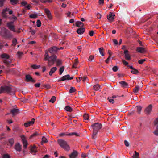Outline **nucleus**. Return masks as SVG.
I'll use <instances>...</instances> for the list:
<instances>
[{"label": "nucleus", "instance_id": "obj_15", "mask_svg": "<svg viewBox=\"0 0 158 158\" xmlns=\"http://www.w3.org/2000/svg\"><path fill=\"white\" fill-rule=\"evenodd\" d=\"M31 151L33 154H35L37 152V148L35 145L31 146Z\"/></svg>", "mask_w": 158, "mask_h": 158}, {"label": "nucleus", "instance_id": "obj_18", "mask_svg": "<svg viewBox=\"0 0 158 158\" xmlns=\"http://www.w3.org/2000/svg\"><path fill=\"white\" fill-rule=\"evenodd\" d=\"M9 10V8H6L5 9L3 10L2 12V15L4 17L6 18L7 17V13L6 12L8 11Z\"/></svg>", "mask_w": 158, "mask_h": 158}, {"label": "nucleus", "instance_id": "obj_40", "mask_svg": "<svg viewBox=\"0 0 158 158\" xmlns=\"http://www.w3.org/2000/svg\"><path fill=\"white\" fill-rule=\"evenodd\" d=\"M64 70V67L62 66L59 69V74L61 75Z\"/></svg>", "mask_w": 158, "mask_h": 158}, {"label": "nucleus", "instance_id": "obj_3", "mask_svg": "<svg viewBox=\"0 0 158 158\" xmlns=\"http://www.w3.org/2000/svg\"><path fill=\"white\" fill-rule=\"evenodd\" d=\"M57 142L59 145L64 150H69L70 149V147L68 144L67 142L63 139H58Z\"/></svg>", "mask_w": 158, "mask_h": 158}, {"label": "nucleus", "instance_id": "obj_50", "mask_svg": "<svg viewBox=\"0 0 158 158\" xmlns=\"http://www.w3.org/2000/svg\"><path fill=\"white\" fill-rule=\"evenodd\" d=\"M3 62L5 64L7 65H8L10 63V62L6 60H3Z\"/></svg>", "mask_w": 158, "mask_h": 158}, {"label": "nucleus", "instance_id": "obj_22", "mask_svg": "<svg viewBox=\"0 0 158 158\" xmlns=\"http://www.w3.org/2000/svg\"><path fill=\"white\" fill-rule=\"evenodd\" d=\"M119 83L121 85V86L124 88L128 86V84L125 81H121Z\"/></svg>", "mask_w": 158, "mask_h": 158}, {"label": "nucleus", "instance_id": "obj_60", "mask_svg": "<svg viewBox=\"0 0 158 158\" xmlns=\"http://www.w3.org/2000/svg\"><path fill=\"white\" fill-rule=\"evenodd\" d=\"M31 7V5H28L27 6L25 7V8L26 10H29Z\"/></svg>", "mask_w": 158, "mask_h": 158}, {"label": "nucleus", "instance_id": "obj_33", "mask_svg": "<svg viewBox=\"0 0 158 158\" xmlns=\"http://www.w3.org/2000/svg\"><path fill=\"white\" fill-rule=\"evenodd\" d=\"M8 142L10 145L11 146H12L14 143V139L13 138H11L8 140Z\"/></svg>", "mask_w": 158, "mask_h": 158}, {"label": "nucleus", "instance_id": "obj_19", "mask_svg": "<svg viewBox=\"0 0 158 158\" xmlns=\"http://www.w3.org/2000/svg\"><path fill=\"white\" fill-rule=\"evenodd\" d=\"M19 110L18 109H13L11 110V113L12 114V116H14L19 113Z\"/></svg>", "mask_w": 158, "mask_h": 158}, {"label": "nucleus", "instance_id": "obj_30", "mask_svg": "<svg viewBox=\"0 0 158 158\" xmlns=\"http://www.w3.org/2000/svg\"><path fill=\"white\" fill-rule=\"evenodd\" d=\"M100 86L98 84H97L93 86L94 89L95 91L98 90L100 88Z\"/></svg>", "mask_w": 158, "mask_h": 158}, {"label": "nucleus", "instance_id": "obj_11", "mask_svg": "<svg viewBox=\"0 0 158 158\" xmlns=\"http://www.w3.org/2000/svg\"><path fill=\"white\" fill-rule=\"evenodd\" d=\"M21 138L23 143V147L25 148H26L27 145V143L25 137L24 135H22L21 136Z\"/></svg>", "mask_w": 158, "mask_h": 158}, {"label": "nucleus", "instance_id": "obj_1", "mask_svg": "<svg viewBox=\"0 0 158 158\" xmlns=\"http://www.w3.org/2000/svg\"><path fill=\"white\" fill-rule=\"evenodd\" d=\"M16 90L15 88L10 86L5 85L0 88V94L7 93L11 95L15 94Z\"/></svg>", "mask_w": 158, "mask_h": 158}, {"label": "nucleus", "instance_id": "obj_61", "mask_svg": "<svg viewBox=\"0 0 158 158\" xmlns=\"http://www.w3.org/2000/svg\"><path fill=\"white\" fill-rule=\"evenodd\" d=\"M94 31H91L89 32V34L90 36H92L94 35Z\"/></svg>", "mask_w": 158, "mask_h": 158}, {"label": "nucleus", "instance_id": "obj_37", "mask_svg": "<svg viewBox=\"0 0 158 158\" xmlns=\"http://www.w3.org/2000/svg\"><path fill=\"white\" fill-rule=\"evenodd\" d=\"M40 2L42 3L46 2H52V0H40Z\"/></svg>", "mask_w": 158, "mask_h": 158}, {"label": "nucleus", "instance_id": "obj_9", "mask_svg": "<svg viewBox=\"0 0 158 158\" xmlns=\"http://www.w3.org/2000/svg\"><path fill=\"white\" fill-rule=\"evenodd\" d=\"M26 81L27 82H30L32 83H35L36 81L29 75L26 76Z\"/></svg>", "mask_w": 158, "mask_h": 158}, {"label": "nucleus", "instance_id": "obj_46", "mask_svg": "<svg viewBox=\"0 0 158 158\" xmlns=\"http://www.w3.org/2000/svg\"><path fill=\"white\" fill-rule=\"evenodd\" d=\"M30 17L31 18H35L37 17V15L36 14H32L30 15Z\"/></svg>", "mask_w": 158, "mask_h": 158}, {"label": "nucleus", "instance_id": "obj_27", "mask_svg": "<svg viewBox=\"0 0 158 158\" xmlns=\"http://www.w3.org/2000/svg\"><path fill=\"white\" fill-rule=\"evenodd\" d=\"M44 60L45 61L47 60L48 58H49V55L48 54V51L47 50H46L45 51V54L44 55Z\"/></svg>", "mask_w": 158, "mask_h": 158}, {"label": "nucleus", "instance_id": "obj_35", "mask_svg": "<svg viewBox=\"0 0 158 158\" xmlns=\"http://www.w3.org/2000/svg\"><path fill=\"white\" fill-rule=\"evenodd\" d=\"M99 51L102 56H104V49L103 48L101 47L100 48H99Z\"/></svg>", "mask_w": 158, "mask_h": 158}, {"label": "nucleus", "instance_id": "obj_26", "mask_svg": "<svg viewBox=\"0 0 158 158\" xmlns=\"http://www.w3.org/2000/svg\"><path fill=\"white\" fill-rule=\"evenodd\" d=\"M1 57L2 58H6L7 59H8L10 57L6 53L2 54L1 55Z\"/></svg>", "mask_w": 158, "mask_h": 158}, {"label": "nucleus", "instance_id": "obj_41", "mask_svg": "<svg viewBox=\"0 0 158 158\" xmlns=\"http://www.w3.org/2000/svg\"><path fill=\"white\" fill-rule=\"evenodd\" d=\"M56 97L55 96H52L51 99L49 100V102L53 103L56 100Z\"/></svg>", "mask_w": 158, "mask_h": 158}, {"label": "nucleus", "instance_id": "obj_5", "mask_svg": "<svg viewBox=\"0 0 158 158\" xmlns=\"http://www.w3.org/2000/svg\"><path fill=\"white\" fill-rule=\"evenodd\" d=\"M7 26L8 28L11 31L14 32L16 31L15 26L14 25L13 22H8L7 24Z\"/></svg>", "mask_w": 158, "mask_h": 158}, {"label": "nucleus", "instance_id": "obj_52", "mask_svg": "<svg viewBox=\"0 0 158 158\" xmlns=\"http://www.w3.org/2000/svg\"><path fill=\"white\" fill-rule=\"evenodd\" d=\"M118 69V67L117 66H114L112 69L115 72H116Z\"/></svg>", "mask_w": 158, "mask_h": 158}, {"label": "nucleus", "instance_id": "obj_56", "mask_svg": "<svg viewBox=\"0 0 158 158\" xmlns=\"http://www.w3.org/2000/svg\"><path fill=\"white\" fill-rule=\"evenodd\" d=\"M5 0H0V7H2L3 6V2Z\"/></svg>", "mask_w": 158, "mask_h": 158}, {"label": "nucleus", "instance_id": "obj_59", "mask_svg": "<svg viewBox=\"0 0 158 158\" xmlns=\"http://www.w3.org/2000/svg\"><path fill=\"white\" fill-rule=\"evenodd\" d=\"M66 15H67V16L68 17H71V15H73V14H71V12H69L68 13H67V14H66Z\"/></svg>", "mask_w": 158, "mask_h": 158}, {"label": "nucleus", "instance_id": "obj_17", "mask_svg": "<svg viewBox=\"0 0 158 158\" xmlns=\"http://www.w3.org/2000/svg\"><path fill=\"white\" fill-rule=\"evenodd\" d=\"M15 148L16 151L20 152L21 150V145L19 143H17L15 146Z\"/></svg>", "mask_w": 158, "mask_h": 158}, {"label": "nucleus", "instance_id": "obj_4", "mask_svg": "<svg viewBox=\"0 0 158 158\" xmlns=\"http://www.w3.org/2000/svg\"><path fill=\"white\" fill-rule=\"evenodd\" d=\"M56 56L55 55L50 56L47 60L48 66H51L53 65L56 59Z\"/></svg>", "mask_w": 158, "mask_h": 158}, {"label": "nucleus", "instance_id": "obj_29", "mask_svg": "<svg viewBox=\"0 0 158 158\" xmlns=\"http://www.w3.org/2000/svg\"><path fill=\"white\" fill-rule=\"evenodd\" d=\"M65 109L66 111L69 112H71L73 110L69 106H66L65 107Z\"/></svg>", "mask_w": 158, "mask_h": 158}, {"label": "nucleus", "instance_id": "obj_57", "mask_svg": "<svg viewBox=\"0 0 158 158\" xmlns=\"http://www.w3.org/2000/svg\"><path fill=\"white\" fill-rule=\"evenodd\" d=\"M30 32H31V34L32 35H33L35 33L36 31L35 30H33L32 29H31V28H30Z\"/></svg>", "mask_w": 158, "mask_h": 158}, {"label": "nucleus", "instance_id": "obj_53", "mask_svg": "<svg viewBox=\"0 0 158 158\" xmlns=\"http://www.w3.org/2000/svg\"><path fill=\"white\" fill-rule=\"evenodd\" d=\"M3 158H10V157L9 155L7 154H5L3 156Z\"/></svg>", "mask_w": 158, "mask_h": 158}, {"label": "nucleus", "instance_id": "obj_64", "mask_svg": "<svg viewBox=\"0 0 158 158\" xmlns=\"http://www.w3.org/2000/svg\"><path fill=\"white\" fill-rule=\"evenodd\" d=\"M154 124L155 125L158 124V118H156L154 121Z\"/></svg>", "mask_w": 158, "mask_h": 158}, {"label": "nucleus", "instance_id": "obj_7", "mask_svg": "<svg viewBox=\"0 0 158 158\" xmlns=\"http://www.w3.org/2000/svg\"><path fill=\"white\" fill-rule=\"evenodd\" d=\"M73 77H70L69 75H67L63 76L60 79L58 80L59 81H63L66 80H69L73 79Z\"/></svg>", "mask_w": 158, "mask_h": 158}, {"label": "nucleus", "instance_id": "obj_49", "mask_svg": "<svg viewBox=\"0 0 158 158\" xmlns=\"http://www.w3.org/2000/svg\"><path fill=\"white\" fill-rule=\"evenodd\" d=\"M37 26L39 27L41 26V22L40 20H38L36 22Z\"/></svg>", "mask_w": 158, "mask_h": 158}, {"label": "nucleus", "instance_id": "obj_14", "mask_svg": "<svg viewBox=\"0 0 158 158\" xmlns=\"http://www.w3.org/2000/svg\"><path fill=\"white\" fill-rule=\"evenodd\" d=\"M128 51L127 50H125L124 52V53L125 54V58L128 60H131V56L130 54L128 53Z\"/></svg>", "mask_w": 158, "mask_h": 158}, {"label": "nucleus", "instance_id": "obj_54", "mask_svg": "<svg viewBox=\"0 0 158 158\" xmlns=\"http://www.w3.org/2000/svg\"><path fill=\"white\" fill-rule=\"evenodd\" d=\"M9 18L11 20H13L14 21L16 20L17 19V17L15 16H13L12 17H10Z\"/></svg>", "mask_w": 158, "mask_h": 158}, {"label": "nucleus", "instance_id": "obj_13", "mask_svg": "<svg viewBox=\"0 0 158 158\" xmlns=\"http://www.w3.org/2000/svg\"><path fill=\"white\" fill-rule=\"evenodd\" d=\"M136 51L141 53H143L146 51V50L144 48L138 47L137 48Z\"/></svg>", "mask_w": 158, "mask_h": 158}, {"label": "nucleus", "instance_id": "obj_39", "mask_svg": "<svg viewBox=\"0 0 158 158\" xmlns=\"http://www.w3.org/2000/svg\"><path fill=\"white\" fill-rule=\"evenodd\" d=\"M83 117L85 120H88L89 118V116L88 114H85L83 115Z\"/></svg>", "mask_w": 158, "mask_h": 158}, {"label": "nucleus", "instance_id": "obj_25", "mask_svg": "<svg viewBox=\"0 0 158 158\" xmlns=\"http://www.w3.org/2000/svg\"><path fill=\"white\" fill-rule=\"evenodd\" d=\"M77 135V134L75 133H71L67 134H65L64 133H61L59 134V136H63L64 135H65L71 136V135Z\"/></svg>", "mask_w": 158, "mask_h": 158}, {"label": "nucleus", "instance_id": "obj_8", "mask_svg": "<svg viewBox=\"0 0 158 158\" xmlns=\"http://www.w3.org/2000/svg\"><path fill=\"white\" fill-rule=\"evenodd\" d=\"M115 14L114 13L110 12L109 14L107 15V18L110 22H112L113 21L114 18Z\"/></svg>", "mask_w": 158, "mask_h": 158}, {"label": "nucleus", "instance_id": "obj_24", "mask_svg": "<svg viewBox=\"0 0 158 158\" xmlns=\"http://www.w3.org/2000/svg\"><path fill=\"white\" fill-rule=\"evenodd\" d=\"M76 26L78 27H82L84 26V23L80 21L77 22L76 23Z\"/></svg>", "mask_w": 158, "mask_h": 158}, {"label": "nucleus", "instance_id": "obj_10", "mask_svg": "<svg viewBox=\"0 0 158 158\" xmlns=\"http://www.w3.org/2000/svg\"><path fill=\"white\" fill-rule=\"evenodd\" d=\"M35 119L32 118L30 121H28L24 123V125L26 127H28L31 125H33L34 123Z\"/></svg>", "mask_w": 158, "mask_h": 158}, {"label": "nucleus", "instance_id": "obj_20", "mask_svg": "<svg viewBox=\"0 0 158 158\" xmlns=\"http://www.w3.org/2000/svg\"><path fill=\"white\" fill-rule=\"evenodd\" d=\"M85 30L84 28L81 27L78 29L77 30V32L79 34H82L84 33Z\"/></svg>", "mask_w": 158, "mask_h": 158}, {"label": "nucleus", "instance_id": "obj_58", "mask_svg": "<svg viewBox=\"0 0 158 158\" xmlns=\"http://www.w3.org/2000/svg\"><path fill=\"white\" fill-rule=\"evenodd\" d=\"M94 59V56L92 55H91L89 56L88 60L89 61H91L92 60Z\"/></svg>", "mask_w": 158, "mask_h": 158}, {"label": "nucleus", "instance_id": "obj_23", "mask_svg": "<svg viewBox=\"0 0 158 158\" xmlns=\"http://www.w3.org/2000/svg\"><path fill=\"white\" fill-rule=\"evenodd\" d=\"M78 63L79 61L78 59L77 58H76L74 60V62L72 68H76L77 67Z\"/></svg>", "mask_w": 158, "mask_h": 158}, {"label": "nucleus", "instance_id": "obj_2", "mask_svg": "<svg viewBox=\"0 0 158 158\" xmlns=\"http://www.w3.org/2000/svg\"><path fill=\"white\" fill-rule=\"evenodd\" d=\"M92 126L94 130L92 137L93 139H94L98 130L101 128L102 125L100 123H96L92 125Z\"/></svg>", "mask_w": 158, "mask_h": 158}, {"label": "nucleus", "instance_id": "obj_42", "mask_svg": "<svg viewBox=\"0 0 158 158\" xmlns=\"http://www.w3.org/2000/svg\"><path fill=\"white\" fill-rule=\"evenodd\" d=\"M38 135V134L37 133V132H35L30 136L29 138L32 139L35 136H36Z\"/></svg>", "mask_w": 158, "mask_h": 158}, {"label": "nucleus", "instance_id": "obj_45", "mask_svg": "<svg viewBox=\"0 0 158 158\" xmlns=\"http://www.w3.org/2000/svg\"><path fill=\"white\" fill-rule=\"evenodd\" d=\"M76 91L75 88L73 87H72L69 90V92L70 93H72L75 92Z\"/></svg>", "mask_w": 158, "mask_h": 158}, {"label": "nucleus", "instance_id": "obj_62", "mask_svg": "<svg viewBox=\"0 0 158 158\" xmlns=\"http://www.w3.org/2000/svg\"><path fill=\"white\" fill-rule=\"evenodd\" d=\"M44 89H47L49 88L50 86L49 85H43Z\"/></svg>", "mask_w": 158, "mask_h": 158}, {"label": "nucleus", "instance_id": "obj_34", "mask_svg": "<svg viewBox=\"0 0 158 158\" xmlns=\"http://www.w3.org/2000/svg\"><path fill=\"white\" fill-rule=\"evenodd\" d=\"M17 43V40L15 38H14L12 40V46H15Z\"/></svg>", "mask_w": 158, "mask_h": 158}, {"label": "nucleus", "instance_id": "obj_55", "mask_svg": "<svg viewBox=\"0 0 158 158\" xmlns=\"http://www.w3.org/2000/svg\"><path fill=\"white\" fill-rule=\"evenodd\" d=\"M51 48L53 50V51L54 52V53L57 50H58V48H57L56 47H53Z\"/></svg>", "mask_w": 158, "mask_h": 158}, {"label": "nucleus", "instance_id": "obj_63", "mask_svg": "<svg viewBox=\"0 0 158 158\" xmlns=\"http://www.w3.org/2000/svg\"><path fill=\"white\" fill-rule=\"evenodd\" d=\"M154 134L156 135H158V130H156L154 132Z\"/></svg>", "mask_w": 158, "mask_h": 158}, {"label": "nucleus", "instance_id": "obj_47", "mask_svg": "<svg viewBox=\"0 0 158 158\" xmlns=\"http://www.w3.org/2000/svg\"><path fill=\"white\" fill-rule=\"evenodd\" d=\"M146 61V60L145 59H141V60H139L138 61V63L139 64H142L143 63L145 62V61Z\"/></svg>", "mask_w": 158, "mask_h": 158}, {"label": "nucleus", "instance_id": "obj_48", "mask_svg": "<svg viewBox=\"0 0 158 158\" xmlns=\"http://www.w3.org/2000/svg\"><path fill=\"white\" fill-rule=\"evenodd\" d=\"M12 4H16L18 2V0H10Z\"/></svg>", "mask_w": 158, "mask_h": 158}, {"label": "nucleus", "instance_id": "obj_36", "mask_svg": "<svg viewBox=\"0 0 158 158\" xmlns=\"http://www.w3.org/2000/svg\"><path fill=\"white\" fill-rule=\"evenodd\" d=\"M131 72L132 74H136L139 73L138 71L135 68L132 70Z\"/></svg>", "mask_w": 158, "mask_h": 158}, {"label": "nucleus", "instance_id": "obj_44", "mask_svg": "<svg viewBox=\"0 0 158 158\" xmlns=\"http://www.w3.org/2000/svg\"><path fill=\"white\" fill-rule=\"evenodd\" d=\"M31 67L34 69H36L39 68L40 67V65H31Z\"/></svg>", "mask_w": 158, "mask_h": 158}, {"label": "nucleus", "instance_id": "obj_28", "mask_svg": "<svg viewBox=\"0 0 158 158\" xmlns=\"http://www.w3.org/2000/svg\"><path fill=\"white\" fill-rule=\"evenodd\" d=\"M139 87L138 86H135L133 89V91L135 93H137L139 91Z\"/></svg>", "mask_w": 158, "mask_h": 158}, {"label": "nucleus", "instance_id": "obj_38", "mask_svg": "<svg viewBox=\"0 0 158 158\" xmlns=\"http://www.w3.org/2000/svg\"><path fill=\"white\" fill-rule=\"evenodd\" d=\"M56 66H58L62 64L61 60L60 59H57L56 60Z\"/></svg>", "mask_w": 158, "mask_h": 158}, {"label": "nucleus", "instance_id": "obj_51", "mask_svg": "<svg viewBox=\"0 0 158 158\" xmlns=\"http://www.w3.org/2000/svg\"><path fill=\"white\" fill-rule=\"evenodd\" d=\"M23 54V53L22 52H20L19 51H18L17 53V55L19 58H20Z\"/></svg>", "mask_w": 158, "mask_h": 158}, {"label": "nucleus", "instance_id": "obj_16", "mask_svg": "<svg viewBox=\"0 0 158 158\" xmlns=\"http://www.w3.org/2000/svg\"><path fill=\"white\" fill-rule=\"evenodd\" d=\"M77 155V152L76 151H74L70 155V158H76Z\"/></svg>", "mask_w": 158, "mask_h": 158}, {"label": "nucleus", "instance_id": "obj_43", "mask_svg": "<svg viewBox=\"0 0 158 158\" xmlns=\"http://www.w3.org/2000/svg\"><path fill=\"white\" fill-rule=\"evenodd\" d=\"M142 107L139 106H137V112L139 114L142 110Z\"/></svg>", "mask_w": 158, "mask_h": 158}, {"label": "nucleus", "instance_id": "obj_6", "mask_svg": "<svg viewBox=\"0 0 158 158\" xmlns=\"http://www.w3.org/2000/svg\"><path fill=\"white\" fill-rule=\"evenodd\" d=\"M44 11L49 20H52V16L50 10L48 9L45 8L44 9Z\"/></svg>", "mask_w": 158, "mask_h": 158}, {"label": "nucleus", "instance_id": "obj_31", "mask_svg": "<svg viewBox=\"0 0 158 158\" xmlns=\"http://www.w3.org/2000/svg\"><path fill=\"white\" fill-rule=\"evenodd\" d=\"M47 139L44 137H43L42 138L41 142V144L42 145L43 143H47Z\"/></svg>", "mask_w": 158, "mask_h": 158}, {"label": "nucleus", "instance_id": "obj_32", "mask_svg": "<svg viewBox=\"0 0 158 158\" xmlns=\"http://www.w3.org/2000/svg\"><path fill=\"white\" fill-rule=\"evenodd\" d=\"M135 154L132 156L133 158H139V153L137 152L136 151L134 152Z\"/></svg>", "mask_w": 158, "mask_h": 158}, {"label": "nucleus", "instance_id": "obj_21", "mask_svg": "<svg viewBox=\"0 0 158 158\" xmlns=\"http://www.w3.org/2000/svg\"><path fill=\"white\" fill-rule=\"evenodd\" d=\"M57 68L55 67H53L52 68L49 72V74L50 76H51L52 74L55 73V72L57 70Z\"/></svg>", "mask_w": 158, "mask_h": 158}, {"label": "nucleus", "instance_id": "obj_12", "mask_svg": "<svg viewBox=\"0 0 158 158\" xmlns=\"http://www.w3.org/2000/svg\"><path fill=\"white\" fill-rule=\"evenodd\" d=\"M152 106L150 104L146 108L145 110V112L147 114H149L151 112L152 109Z\"/></svg>", "mask_w": 158, "mask_h": 158}]
</instances>
